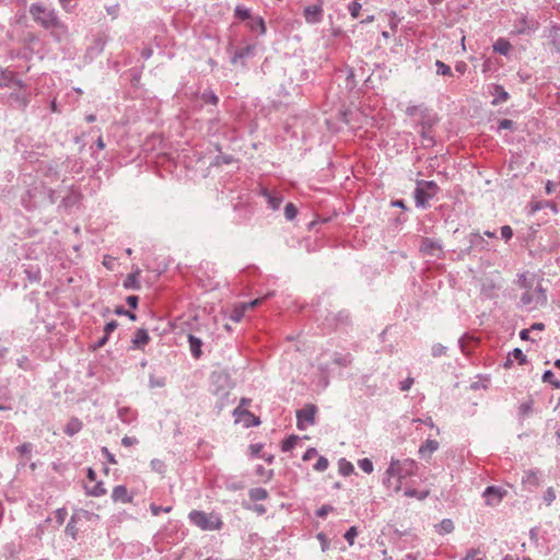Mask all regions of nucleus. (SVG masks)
I'll return each mask as SVG.
<instances>
[{
    "mask_svg": "<svg viewBox=\"0 0 560 560\" xmlns=\"http://www.w3.org/2000/svg\"><path fill=\"white\" fill-rule=\"evenodd\" d=\"M201 98L206 103H210L212 105H217L218 102H219V98H218V96L215 95V93L213 91H206V92H203L202 95H201Z\"/></svg>",
    "mask_w": 560,
    "mask_h": 560,
    "instance_id": "nucleus-49",
    "label": "nucleus"
},
{
    "mask_svg": "<svg viewBox=\"0 0 560 560\" xmlns=\"http://www.w3.org/2000/svg\"><path fill=\"white\" fill-rule=\"evenodd\" d=\"M351 361H352V358L350 354H346V355L336 354L334 358V362L339 366H348V365H350Z\"/></svg>",
    "mask_w": 560,
    "mask_h": 560,
    "instance_id": "nucleus-43",
    "label": "nucleus"
},
{
    "mask_svg": "<svg viewBox=\"0 0 560 560\" xmlns=\"http://www.w3.org/2000/svg\"><path fill=\"white\" fill-rule=\"evenodd\" d=\"M522 483L527 490L533 491L540 485V471L538 469H528L524 471Z\"/></svg>",
    "mask_w": 560,
    "mask_h": 560,
    "instance_id": "nucleus-11",
    "label": "nucleus"
},
{
    "mask_svg": "<svg viewBox=\"0 0 560 560\" xmlns=\"http://www.w3.org/2000/svg\"><path fill=\"white\" fill-rule=\"evenodd\" d=\"M255 45H247L241 49H236L233 54V56L231 57V63L232 65H237V62L240 60H243L249 56H253L254 52H255Z\"/></svg>",
    "mask_w": 560,
    "mask_h": 560,
    "instance_id": "nucleus-17",
    "label": "nucleus"
},
{
    "mask_svg": "<svg viewBox=\"0 0 560 560\" xmlns=\"http://www.w3.org/2000/svg\"><path fill=\"white\" fill-rule=\"evenodd\" d=\"M151 468L160 474L164 472L165 464L163 460L154 458L150 463Z\"/></svg>",
    "mask_w": 560,
    "mask_h": 560,
    "instance_id": "nucleus-55",
    "label": "nucleus"
},
{
    "mask_svg": "<svg viewBox=\"0 0 560 560\" xmlns=\"http://www.w3.org/2000/svg\"><path fill=\"white\" fill-rule=\"evenodd\" d=\"M37 188L28 189L22 197V206L26 210H32L36 207V202L33 200L36 197Z\"/></svg>",
    "mask_w": 560,
    "mask_h": 560,
    "instance_id": "nucleus-24",
    "label": "nucleus"
},
{
    "mask_svg": "<svg viewBox=\"0 0 560 560\" xmlns=\"http://www.w3.org/2000/svg\"><path fill=\"white\" fill-rule=\"evenodd\" d=\"M534 401L533 399H528L524 402H522L518 407V415L521 418H525L528 416L533 410Z\"/></svg>",
    "mask_w": 560,
    "mask_h": 560,
    "instance_id": "nucleus-34",
    "label": "nucleus"
},
{
    "mask_svg": "<svg viewBox=\"0 0 560 560\" xmlns=\"http://www.w3.org/2000/svg\"><path fill=\"white\" fill-rule=\"evenodd\" d=\"M359 1L360 0H354L348 5L349 13L353 19H357L360 15L362 5Z\"/></svg>",
    "mask_w": 560,
    "mask_h": 560,
    "instance_id": "nucleus-42",
    "label": "nucleus"
},
{
    "mask_svg": "<svg viewBox=\"0 0 560 560\" xmlns=\"http://www.w3.org/2000/svg\"><path fill=\"white\" fill-rule=\"evenodd\" d=\"M66 534L71 536L73 539L77 538L78 528L75 526L74 517H71V520L68 522L66 526Z\"/></svg>",
    "mask_w": 560,
    "mask_h": 560,
    "instance_id": "nucleus-52",
    "label": "nucleus"
},
{
    "mask_svg": "<svg viewBox=\"0 0 560 560\" xmlns=\"http://www.w3.org/2000/svg\"><path fill=\"white\" fill-rule=\"evenodd\" d=\"M358 536V528L355 526H351L346 533H345V539L347 542L352 546L354 544V539Z\"/></svg>",
    "mask_w": 560,
    "mask_h": 560,
    "instance_id": "nucleus-50",
    "label": "nucleus"
},
{
    "mask_svg": "<svg viewBox=\"0 0 560 560\" xmlns=\"http://www.w3.org/2000/svg\"><path fill=\"white\" fill-rule=\"evenodd\" d=\"M418 469L419 465L415 459L392 457L382 482L385 488L393 489L394 492L398 493L402 490L405 479L416 476Z\"/></svg>",
    "mask_w": 560,
    "mask_h": 560,
    "instance_id": "nucleus-1",
    "label": "nucleus"
},
{
    "mask_svg": "<svg viewBox=\"0 0 560 560\" xmlns=\"http://www.w3.org/2000/svg\"><path fill=\"white\" fill-rule=\"evenodd\" d=\"M358 466L360 469H362L365 474H371L374 470L373 463L370 458H361L358 460Z\"/></svg>",
    "mask_w": 560,
    "mask_h": 560,
    "instance_id": "nucleus-38",
    "label": "nucleus"
},
{
    "mask_svg": "<svg viewBox=\"0 0 560 560\" xmlns=\"http://www.w3.org/2000/svg\"><path fill=\"white\" fill-rule=\"evenodd\" d=\"M299 438L296 435H290L285 440H283L281 444V451L282 452H290L293 450L298 443Z\"/></svg>",
    "mask_w": 560,
    "mask_h": 560,
    "instance_id": "nucleus-35",
    "label": "nucleus"
},
{
    "mask_svg": "<svg viewBox=\"0 0 560 560\" xmlns=\"http://www.w3.org/2000/svg\"><path fill=\"white\" fill-rule=\"evenodd\" d=\"M447 348L441 343H435L432 346L431 352L432 355L438 358L446 353Z\"/></svg>",
    "mask_w": 560,
    "mask_h": 560,
    "instance_id": "nucleus-54",
    "label": "nucleus"
},
{
    "mask_svg": "<svg viewBox=\"0 0 560 560\" xmlns=\"http://www.w3.org/2000/svg\"><path fill=\"white\" fill-rule=\"evenodd\" d=\"M188 342H189L191 355L195 359H199L201 355V347H202L201 339L194 335H188Z\"/></svg>",
    "mask_w": 560,
    "mask_h": 560,
    "instance_id": "nucleus-19",
    "label": "nucleus"
},
{
    "mask_svg": "<svg viewBox=\"0 0 560 560\" xmlns=\"http://www.w3.org/2000/svg\"><path fill=\"white\" fill-rule=\"evenodd\" d=\"M188 520L201 530H219L223 526V522L217 513L192 510L188 514Z\"/></svg>",
    "mask_w": 560,
    "mask_h": 560,
    "instance_id": "nucleus-3",
    "label": "nucleus"
},
{
    "mask_svg": "<svg viewBox=\"0 0 560 560\" xmlns=\"http://www.w3.org/2000/svg\"><path fill=\"white\" fill-rule=\"evenodd\" d=\"M420 136L421 138L427 141L428 143H433V138L432 136L430 135V129H423L421 128L420 130Z\"/></svg>",
    "mask_w": 560,
    "mask_h": 560,
    "instance_id": "nucleus-62",
    "label": "nucleus"
},
{
    "mask_svg": "<svg viewBox=\"0 0 560 560\" xmlns=\"http://www.w3.org/2000/svg\"><path fill=\"white\" fill-rule=\"evenodd\" d=\"M116 328H117V323L115 320H112L105 325L104 332L106 336H109V334H112Z\"/></svg>",
    "mask_w": 560,
    "mask_h": 560,
    "instance_id": "nucleus-63",
    "label": "nucleus"
},
{
    "mask_svg": "<svg viewBox=\"0 0 560 560\" xmlns=\"http://www.w3.org/2000/svg\"><path fill=\"white\" fill-rule=\"evenodd\" d=\"M296 214H298L296 207L293 203H291V202L287 203L285 207H284V215H285V218L289 221H291V220L295 219Z\"/></svg>",
    "mask_w": 560,
    "mask_h": 560,
    "instance_id": "nucleus-46",
    "label": "nucleus"
},
{
    "mask_svg": "<svg viewBox=\"0 0 560 560\" xmlns=\"http://www.w3.org/2000/svg\"><path fill=\"white\" fill-rule=\"evenodd\" d=\"M37 188L28 189L22 197V206L26 210H32L36 207V202L33 200L36 197Z\"/></svg>",
    "mask_w": 560,
    "mask_h": 560,
    "instance_id": "nucleus-23",
    "label": "nucleus"
},
{
    "mask_svg": "<svg viewBox=\"0 0 560 560\" xmlns=\"http://www.w3.org/2000/svg\"><path fill=\"white\" fill-rule=\"evenodd\" d=\"M511 44L509 40H506L505 38H499L494 44H493V50L498 54H501L503 56H508L510 50H511Z\"/></svg>",
    "mask_w": 560,
    "mask_h": 560,
    "instance_id": "nucleus-28",
    "label": "nucleus"
},
{
    "mask_svg": "<svg viewBox=\"0 0 560 560\" xmlns=\"http://www.w3.org/2000/svg\"><path fill=\"white\" fill-rule=\"evenodd\" d=\"M304 19L307 24H317L322 22L324 11L322 4L308 5L304 9Z\"/></svg>",
    "mask_w": 560,
    "mask_h": 560,
    "instance_id": "nucleus-9",
    "label": "nucleus"
},
{
    "mask_svg": "<svg viewBox=\"0 0 560 560\" xmlns=\"http://www.w3.org/2000/svg\"><path fill=\"white\" fill-rule=\"evenodd\" d=\"M234 14L242 21L249 20L252 18L250 10L242 4H237L235 7Z\"/></svg>",
    "mask_w": 560,
    "mask_h": 560,
    "instance_id": "nucleus-33",
    "label": "nucleus"
},
{
    "mask_svg": "<svg viewBox=\"0 0 560 560\" xmlns=\"http://www.w3.org/2000/svg\"><path fill=\"white\" fill-rule=\"evenodd\" d=\"M246 312V306L243 305V303H238L234 305L232 308L229 318L235 323H238L242 320Z\"/></svg>",
    "mask_w": 560,
    "mask_h": 560,
    "instance_id": "nucleus-29",
    "label": "nucleus"
},
{
    "mask_svg": "<svg viewBox=\"0 0 560 560\" xmlns=\"http://www.w3.org/2000/svg\"><path fill=\"white\" fill-rule=\"evenodd\" d=\"M430 494V491L429 490H423V491H418L417 489H413V488H405L404 490V495L407 497V498H416L417 500L419 501H422L424 499H427Z\"/></svg>",
    "mask_w": 560,
    "mask_h": 560,
    "instance_id": "nucleus-30",
    "label": "nucleus"
},
{
    "mask_svg": "<svg viewBox=\"0 0 560 560\" xmlns=\"http://www.w3.org/2000/svg\"><path fill=\"white\" fill-rule=\"evenodd\" d=\"M542 381L551 384L555 388H560V381L555 377L553 372L550 370L545 371L542 374Z\"/></svg>",
    "mask_w": 560,
    "mask_h": 560,
    "instance_id": "nucleus-37",
    "label": "nucleus"
},
{
    "mask_svg": "<svg viewBox=\"0 0 560 560\" xmlns=\"http://www.w3.org/2000/svg\"><path fill=\"white\" fill-rule=\"evenodd\" d=\"M248 495L252 501L257 502L266 500L268 498V492L265 488L257 487L252 488L248 492Z\"/></svg>",
    "mask_w": 560,
    "mask_h": 560,
    "instance_id": "nucleus-32",
    "label": "nucleus"
},
{
    "mask_svg": "<svg viewBox=\"0 0 560 560\" xmlns=\"http://www.w3.org/2000/svg\"><path fill=\"white\" fill-rule=\"evenodd\" d=\"M150 511H151L152 515L158 516L161 512L170 513L172 511V506L162 508L155 503H151Z\"/></svg>",
    "mask_w": 560,
    "mask_h": 560,
    "instance_id": "nucleus-53",
    "label": "nucleus"
},
{
    "mask_svg": "<svg viewBox=\"0 0 560 560\" xmlns=\"http://www.w3.org/2000/svg\"><path fill=\"white\" fill-rule=\"evenodd\" d=\"M316 407L306 405L303 409L296 411V425L299 430H305L308 425L315 423Z\"/></svg>",
    "mask_w": 560,
    "mask_h": 560,
    "instance_id": "nucleus-8",
    "label": "nucleus"
},
{
    "mask_svg": "<svg viewBox=\"0 0 560 560\" xmlns=\"http://www.w3.org/2000/svg\"><path fill=\"white\" fill-rule=\"evenodd\" d=\"M547 37L550 40L551 45L553 46L555 50L557 52H560V23L552 24L548 28Z\"/></svg>",
    "mask_w": 560,
    "mask_h": 560,
    "instance_id": "nucleus-18",
    "label": "nucleus"
},
{
    "mask_svg": "<svg viewBox=\"0 0 560 560\" xmlns=\"http://www.w3.org/2000/svg\"><path fill=\"white\" fill-rule=\"evenodd\" d=\"M351 325L350 314L347 311L328 313L324 318L323 326L328 330H338Z\"/></svg>",
    "mask_w": 560,
    "mask_h": 560,
    "instance_id": "nucleus-6",
    "label": "nucleus"
},
{
    "mask_svg": "<svg viewBox=\"0 0 560 560\" xmlns=\"http://www.w3.org/2000/svg\"><path fill=\"white\" fill-rule=\"evenodd\" d=\"M548 205H549L548 202H541V201L530 202V205H529V213L530 214H535L537 211L544 209Z\"/></svg>",
    "mask_w": 560,
    "mask_h": 560,
    "instance_id": "nucleus-58",
    "label": "nucleus"
},
{
    "mask_svg": "<svg viewBox=\"0 0 560 560\" xmlns=\"http://www.w3.org/2000/svg\"><path fill=\"white\" fill-rule=\"evenodd\" d=\"M435 68H436V73L439 75H451L452 74L451 67L441 60L435 61Z\"/></svg>",
    "mask_w": 560,
    "mask_h": 560,
    "instance_id": "nucleus-41",
    "label": "nucleus"
},
{
    "mask_svg": "<svg viewBox=\"0 0 560 560\" xmlns=\"http://www.w3.org/2000/svg\"><path fill=\"white\" fill-rule=\"evenodd\" d=\"M328 466H329L328 459L324 456H319L317 462L314 465V469L316 471L323 472L328 468Z\"/></svg>",
    "mask_w": 560,
    "mask_h": 560,
    "instance_id": "nucleus-48",
    "label": "nucleus"
},
{
    "mask_svg": "<svg viewBox=\"0 0 560 560\" xmlns=\"http://www.w3.org/2000/svg\"><path fill=\"white\" fill-rule=\"evenodd\" d=\"M81 429H82V422L77 418H72L66 424L65 433L69 436H72V435L77 434L78 432H80Z\"/></svg>",
    "mask_w": 560,
    "mask_h": 560,
    "instance_id": "nucleus-27",
    "label": "nucleus"
},
{
    "mask_svg": "<svg viewBox=\"0 0 560 560\" xmlns=\"http://www.w3.org/2000/svg\"><path fill=\"white\" fill-rule=\"evenodd\" d=\"M112 499L114 502L130 503L132 501V495L128 493L125 486L119 485L113 489Z\"/></svg>",
    "mask_w": 560,
    "mask_h": 560,
    "instance_id": "nucleus-14",
    "label": "nucleus"
},
{
    "mask_svg": "<svg viewBox=\"0 0 560 560\" xmlns=\"http://www.w3.org/2000/svg\"><path fill=\"white\" fill-rule=\"evenodd\" d=\"M265 196L267 197L268 205H269V207L272 210L279 209V207H280V205L282 202V198L281 197L271 195L269 192H266Z\"/></svg>",
    "mask_w": 560,
    "mask_h": 560,
    "instance_id": "nucleus-40",
    "label": "nucleus"
},
{
    "mask_svg": "<svg viewBox=\"0 0 560 560\" xmlns=\"http://www.w3.org/2000/svg\"><path fill=\"white\" fill-rule=\"evenodd\" d=\"M85 493L90 497H102L106 493L103 481H97L93 487L84 486Z\"/></svg>",
    "mask_w": 560,
    "mask_h": 560,
    "instance_id": "nucleus-26",
    "label": "nucleus"
},
{
    "mask_svg": "<svg viewBox=\"0 0 560 560\" xmlns=\"http://www.w3.org/2000/svg\"><path fill=\"white\" fill-rule=\"evenodd\" d=\"M556 500V491L553 488H548L544 494V501L547 505H551V503Z\"/></svg>",
    "mask_w": 560,
    "mask_h": 560,
    "instance_id": "nucleus-56",
    "label": "nucleus"
},
{
    "mask_svg": "<svg viewBox=\"0 0 560 560\" xmlns=\"http://www.w3.org/2000/svg\"><path fill=\"white\" fill-rule=\"evenodd\" d=\"M33 450V445L31 443H23L16 447V451L21 455H28Z\"/></svg>",
    "mask_w": 560,
    "mask_h": 560,
    "instance_id": "nucleus-59",
    "label": "nucleus"
},
{
    "mask_svg": "<svg viewBox=\"0 0 560 560\" xmlns=\"http://www.w3.org/2000/svg\"><path fill=\"white\" fill-rule=\"evenodd\" d=\"M14 81V72L4 69L0 72V88H10Z\"/></svg>",
    "mask_w": 560,
    "mask_h": 560,
    "instance_id": "nucleus-31",
    "label": "nucleus"
},
{
    "mask_svg": "<svg viewBox=\"0 0 560 560\" xmlns=\"http://www.w3.org/2000/svg\"><path fill=\"white\" fill-rule=\"evenodd\" d=\"M510 355L513 357L515 360L518 361L520 364H525L527 362L526 355L523 353V351L520 348H514Z\"/></svg>",
    "mask_w": 560,
    "mask_h": 560,
    "instance_id": "nucleus-51",
    "label": "nucleus"
},
{
    "mask_svg": "<svg viewBox=\"0 0 560 560\" xmlns=\"http://www.w3.org/2000/svg\"><path fill=\"white\" fill-rule=\"evenodd\" d=\"M140 269L137 268L135 271L130 272L122 282V287L126 290H139L140 289Z\"/></svg>",
    "mask_w": 560,
    "mask_h": 560,
    "instance_id": "nucleus-16",
    "label": "nucleus"
},
{
    "mask_svg": "<svg viewBox=\"0 0 560 560\" xmlns=\"http://www.w3.org/2000/svg\"><path fill=\"white\" fill-rule=\"evenodd\" d=\"M126 302L131 308H137L139 298L137 295H129L127 296Z\"/></svg>",
    "mask_w": 560,
    "mask_h": 560,
    "instance_id": "nucleus-64",
    "label": "nucleus"
},
{
    "mask_svg": "<svg viewBox=\"0 0 560 560\" xmlns=\"http://www.w3.org/2000/svg\"><path fill=\"white\" fill-rule=\"evenodd\" d=\"M11 97L14 98L23 109L26 108L30 103V97L26 94L20 95L18 93H12Z\"/></svg>",
    "mask_w": 560,
    "mask_h": 560,
    "instance_id": "nucleus-47",
    "label": "nucleus"
},
{
    "mask_svg": "<svg viewBox=\"0 0 560 560\" xmlns=\"http://www.w3.org/2000/svg\"><path fill=\"white\" fill-rule=\"evenodd\" d=\"M454 529V524L453 522L450 520V518H445L443 520L439 525H438V532L440 534H448V533H452Z\"/></svg>",
    "mask_w": 560,
    "mask_h": 560,
    "instance_id": "nucleus-36",
    "label": "nucleus"
},
{
    "mask_svg": "<svg viewBox=\"0 0 560 560\" xmlns=\"http://www.w3.org/2000/svg\"><path fill=\"white\" fill-rule=\"evenodd\" d=\"M118 418L121 422L129 424L136 420L137 412L129 407H121L118 409Z\"/></svg>",
    "mask_w": 560,
    "mask_h": 560,
    "instance_id": "nucleus-22",
    "label": "nucleus"
},
{
    "mask_svg": "<svg viewBox=\"0 0 560 560\" xmlns=\"http://www.w3.org/2000/svg\"><path fill=\"white\" fill-rule=\"evenodd\" d=\"M439 186L433 180H419L413 191L417 208L425 209L429 201L436 195Z\"/></svg>",
    "mask_w": 560,
    "mask_h": 560,
    "instance_id": "nucleus-5",
    "label": "nucleus"
},
{
    "mask_svg": "<svg viewBox=\"0 0 560 560\" xmlns=\"http://www.w3.org/2000/svg\"><path fill=\"white\" fill-rule=\"evenodd\" d=\"M250 31L258 32L260 35L266 34V24L261 16L250 18L247 24Z\"/></svg>",
    "mask_w": 560,
    "mask_h": 560,
    "instance_id": "nucleus-21",
    "label": "nucleus"
},
{
    "mask_svg": "<svg viewBox=\"0 0 560 560\" xmlns=\"http://www.w3.org/2000/svg\"><path fill=\"white\" fill-rule=\"evenodd\" d=\"M150 341V336L147 329L139 328L136 330L131 343L133 349H143Z\"/></svg>",
    "mask_w": 560,
    "mask_h": 560,
    "instance_id": "nucleus-13",
    "label": "nucleus"
},
{
    "mask_svg": "<svg viewBox=\"0 0 560 560\" xmlns=\"http://www.w3.org/2000/svg\"><path fill=\"white\" fill-rule=\"evenodd\" d=\"M420 250L424 255L435 256L442 250V245L429 237L422 240Z\"/></svg>",
    "mask_w": 560,
    "mask_h": 560,
    "instance_id": "nucleus-12",
    "label": "nucleus"
},
{
    "mask_svg": "<svg viewBox=\"0 0 560 560\" xmlns=\"http://www.w3.org/2000/svg\"><path fill=\"white\" fill-rule=\"evenodd\" d=\"M504 494L505 491L503 489L494 486L487 487L482 493L488 505H498L503 499Z\"/></svg>",
    "mask_w": 560,
    "mask_h": 560,
    "instance_id": "nucleus-10",
    "label": "nucleus"
},
{
    "mask_svg": "<svg viewBox=\"0 0 560 560\" xmlns=\"http://www.w3.org/2000/svg\"><path fill=\"white\" fill-rule=\"evenodd\" d=\"M339 471L341 475L348 476L353 471V466L350 462H347L346 459H340Z\"/></svg>",
    "mask_w": 560,
    "mask_h": 560,
    "instance_id": "nucleus-45",
    "label": "nucleus"
},
{
    "mask_svg": "<svg viewBox=\"0 0 560 560\" xmlns=\"http://www.w3.org/2000/svg\"><path fill=\"white\" fill-rule=\"evenodd\" d=\"M233 416L235 417V421H242L243 417H253V413L246 409H244L242 406H238L234 409Z\"/></svg>",
    "mask_w": 560,
    "mask_h": 560,
    "instance_id": "nucleus-44",
    "label": "nucleus"
},
{
    "mask_svg": "<svg viewBox=\"0 0 560 560\" xmlns=\"http://www.w3.org/2000/svg\"><path fill=\"white\" fill-rule=\"evenodd\" d=\"M501 236L505 242H509L513 236V230L510 225H503L501 228Z\"/></svg>",
    "mask_w": 560,
    "mask_h": 560,
    "instance_id": "nucleus-57",
    "label": "nucleus"
},
{
    "mask_svg": "<svg viewBox=\"0 0 560 560\" xmlns=\"http://www.w3.org/2000/svg\"><path fill=\"white\" fill-rule=\"evenodd\" d=\"M406 114L409 117L425 118L428 116V108L421 105H409L406 108Z\"/></svg>",
    "mask_w": 560,
    "mask_h": 560,
    "instance_id": "nucleus-25",
    "label": "nucleus"
},
{
    "mask_svg": "<svg viewBox=\"0 0 560 560\" xmlns=\"http://www.w3.org/2000/svg\"><path fill=\"white\" fill-rule=\"evenodd\" d=\"M59 2L67 12H71L75 7L74 0H59Z\"/></svg>",
    "mask_w": 560,
    "mask_h": 560,
    "instance_id": "nucleus-60",
    "label": "nucleus"
},
{
    "mask_svg": "<svg viewBox=\"0 0 560 560\" xmlns=\"http://www.w3.org/2000/svg\"><path fill=\"white\" fill-rule=\"evenodd\" d=\"M518 285L524 290L520 299L521 303L527 310H536L547 303L546 290L536 276H520Z\"/></svg>",
    "mask_w": 560,
    "mask_h": 560,
    "instance_id": "nucleus-2",
    "label": "nucleus"
},
{
    "mask_svg": "<svg viewBox=\"0 0 560 560\" xmlns=\"http://www.w3.org/2000/svg\"><path fill=\"white\" fill-rule=\"evenodd\" d=\"M491 94L493 95V100H492L491 103L494 106L499 105V104H502V103H505L509 100V97H510L509 93L500 84H493L492 85Z\"/></svg>",
    "mask_w": 560,
    "mask_h": 560,
    "instance_id": "nucleus-15",
    "label": "nucleus"
},
{
    "mask_svg": "<svg viewBox=\"0 0 560 560\" xmlns=\"http://www.w3.org/2000/svg\"><path fill=\"white\" fill-rule=\"evenodd\" d=\"M439 448V443L435 440L428 439L420 447L419 455L421 457L430 456Z\"/></svg>",
    "mask_w": 560,
    "mask_h": 560,
    "instance_id": "nucleus-20",
    "label": "nucleus"
},
{
    "mask_svg": "<svg viewBox=\"0 0 560 560\" xmlns=\"http://www.w3.org/2000/svg\"><path fill=\"white\" fill-rule=\"evenodd\" d=\"M316 456H317V450L314 447H310L308 450H306V452L304 453L302 458H303V460H310Z\"/></svg>",
    "mask_w": 560,
    "mask_h": 560,
    "instance_id": "nucleus-61",
    "label": "nucleus"
},
{
    "mask_svg": "<svg viewBox=\"0 0 560 560\" xmlns=\"http://www.w3.org/2000/svg\"><path fill=\"white\" fill-rule=\"evenodd\" d=\"M435 122H436V118L433 115H431L429 109H428V116L425 118H419V124H420L421 128H423V129H431Z\"/></svg>",
    "mask_w": 560,
    "mask_h": 560,
    "instance_id": "nucleus-39",
    "label": "nucleus"
},
{
    "mask_svg": "<svg viewBox=\"0 0 560 560\" xmlns=\"http://www.w3.org/2000/svg\"><path fill=\"white\" fill-rule=\"evenodd\" d=\"M30 13L34 21L46 30L60 26V21L55 11L52 9H48L42 3H32L30 7Z\"/></svg>",
    "mask_w": 560,
    "mask_h": 560,
    "instance_id": "nucleus-4",
    "label": "nucleus"
},
{
    "mask_svg": "<svg viewBox=\"0 0 560 560\" xmlns=\"http://www.w3.org/2000/svg\"><path fill=\"white\" fill-rule=\"evenodd\" d=\"M513 34L515 35H529L539 28V22L536 19H529L527 15L522 14L514 22Z\"/></svg>",
    "mask_w": 560,
    "mask_h": 560,
    "instance_id": "nucleus-7",
    "label": "nucleus"
}]
</instances>
